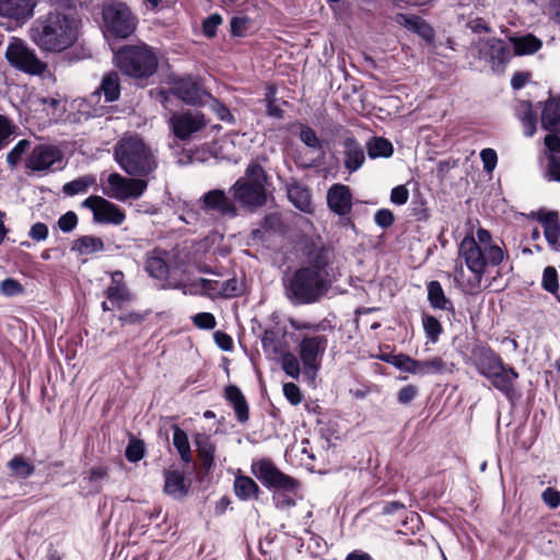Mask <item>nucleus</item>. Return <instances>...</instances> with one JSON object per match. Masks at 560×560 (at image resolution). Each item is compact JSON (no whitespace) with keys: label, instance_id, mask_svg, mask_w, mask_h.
I'll use <instances>...</instances> for the list:
<instances>
[{"label":"nucleus","instance_id":"nucleus-31","mask_svg":"<svg viewBox=\"0 0 560 560\" xmlns=\"http://www.w3.org/2000/svg\"><path fill=\"white\" fill-rule=\"evenodd\" d=\"M541 126L550 132H560V98L546 103L541 114Z\"/></svg>","mask_w":560,"mask_h":560},{"label":"nucleus","instance_id":"nucleus-45","mask_svg":"<svg viewBox=\"0 0 560 560\" xmlns=\"http://www.w3.org/2000/svg\"><path fill=\"white\" fill-rule=\"evenodd\" d=\"M24 287L13 278H7L0 282V293L7 298H13L23 294Z\"/></svg>","mask_w":560,"mask_h":560},{"label":"nucleus","instance_id":"nucleus-6","mask_svg":"<svg viewBox=\"0 0 560 560\" xmlns=\"http://www.w3.org/2000/svg\"><path fill=\"white\" fill-rule=\"evenodd\" d=\"M267 175L264 167L252 162L244 176L240 177L230 188L234 203L246 209L262 207L267 201L266 194Z\"/></svg>","mask_w":560,"mask_h":560},{"label":"nucleus","instance_id":"nucleus-18","mask_svg":"<svg viewBox=\"0 0 560 560\" xmlns=\"http://www.w3.org/2000/svg\"><path fill=\"white\" fill-rule=\"evenodd\" d=\"M37 0H0V16L25 23L34 15Z\"/></svg>","mask_w":560,"mask_h":560},{"label":"nucleus","instance_id":"nucleus-30","mask_svg":"<svg viewBox=\"0 0 560 560\" xmlns=\"http://www.w3.org/2000/svg\"><path fill=\"white\" fill-rule=\"evenodd\" d=\"M515 115L523 124L524 135L526 137H533L536 132L537 117L533 110L532 103L529 101L517 102L515 108Z\"/></svg>","mask_w":560,"mask_h":560},{"label":"nucleus","instance_id":"nucleus-2","mask_svg":"<svg viewBox=\"0 0 560 560\" xmlns=\"http://www.w3.org/2000/svg\"><path fill=\"white\" fill-rule=\"evenodd\" d=\"M80 33V21L71 12L54 11L36 19L30 30L33 43L43 51L61 52L72 47Z\"/></svg>","mask_w":560,"mask_h":560},{"label":"nucleus","instance_id":"nucleus-36","mask_svg":"<svg viewBox=\"0 0 560 560\" xmlns=\"http://www.w3.org/2000/svg\"><path fill=\"white\" fill-rule=\"evenodd\" d=\"M511 42L513 44L514 54L520 56L534 54L541 47V42L532 34L512 37Z\"/></svg>","mask_w":560,"mask_h":560},{"label":"nucleus","instance_id":"nucleus-1","mask_svg":"<svg viewBox=\"0 0 560 560\" xmlns=\"http://www.w3.org/2000/svg\"><path fill=\"white\" fill-rule=\"evenodd\" d=\"M329 264L326 249L312 252L307 265L298 268L283 280L288 300L293 305H307L320 301L331 287Z\"/></svg>","mask_w":560,"mask_h":560},{"label":"nucleus","instance_id":"nucleus-3","mask_svg":"<svg viewBox=\"0 0 560 560\" xmlns=\"http://www.w3.org/2000/svg\"><path fill=\"white\" fill-rule=\"evenodd\" d=\"M114 160L129 176L142 179L159 167L158 151L138 135H125L114 145Z\"/></svg>","mask_w":560,"mask_h":560},{"label":"nucleus","instance_id":"nucleus-42","mask_svg":"<svg viewBox=\"0 0 560 560\" xmlns=\"http://www.w3.org/2000/svg\"><path fill=\"white\" fill-rule=\"evenodd\" d=\"M8 466L11 469V471L18 477L26 478V477H30L34 472V466L32 464H30L28 462H26L21 456L13 457L8 463Z\"/></svg>","mask_w":560,"mask_h":560},{"label":"nucleus","instance_id":"nucleus-60","mask_svg":"<svg viewBox=\"0 0 560 560\" xmlns=\"http://www.w3.org/2000/svg\"><path fill=\"white\" fill-rule=\"evenodd\" d=\"M283 394L285 398L294 406L302 401L301 390L294 383H285L283 385Z\"/></svg>","mask_w":560,"mask_h":560},{"label":"nucleus","instance_id":"nucleus-25","mask_svg":"<svg viewBox=\"0 0 560 560\" xmlns=\"http://www.w3.org/2000/svg\"><path fill=\"white\" fill-rule=\"evenodd\" d=\"M167 253L161 248H154L147 253L144 268L150 277L163 280L170 272L166 261Z\"/></svg>","mask_w":560,"mask_h":560},{"label":"nucleus","instance_id":"nucleus-20","mask_svg":"<svg viewBox=\"0 0 560 560\" xmlns=\"http://www.w3.org/2000/svg\"><path fill=\"white\" fill-rule=\"evenodd\" d=\"M327 205L338 215H347L352 210V194L348 186L334 184L327 191Z\"/></svg>","mask_w":560,"mask_h":560},{"label":"nucleus","instance_id":"nucleus-12","mask_svg":"<svg viewBox=\"0 0 560 560\" xmlns=\"http://www.w3.org/2000/svg\"><path fill=\"white\" fill-rule=\"evenodd\" d=\"M328 339L324 335H305L299 345V354L305 373L312 377L317 374Z\"/></svg>","mask_w":560,"mask_h":560},{"label":"nucleus","instance_id":"nucleus-55","mask_svg":"<svg viewBox=\"0 0 560 560\" xmlns=\"http://www.w3.org/2000/svg\"><path fill=\"white\" fill-rule=\"evenodd\" d=\"M194 324L201 329L214 328L217 322L211 313H198L192 317Z\"/></svg>","mask_w":560,"mask_h":560},{"label":"nucleus","instance_id":"nucleus-41","mask_svg":"<svg viewBox=\"0 0 560 560\" xmlns=\"http://www.w3.org/2000/svg\"><path fill=\"white\" fill-rule=\"evenodd\" d=\"M31 149V141L26 139L20 140L7 155V162L11 168L20 163L22 156Z\"/></svg>","mask_w":560,"mask_h":560},{"label":"nucleus","instance_id":"nucleus-47","mask_svg":"<svg viewBox=\"0 0 560 560\" xmlns=\"http://www.w3.org/2000/svg\"><path fill=\"white\" fill-rule=\"evenodd\" d=\"M300 139L301 141L311 149H320L322 142L316 136V132L308 126L301 125L300 130Z\"/></svg>","mask_w":560,"mask_h":560},{"label":"nucleus","instance_id":"nucleus-29","mask_svg":"<svg viewBox=\"0 0 560 560\" xmlns=\"http://www.w3.org/2000/svg\"><path fill=\"white\" fill-rule=\"evenodd\" d=\"M225 398L233 406L237 420L242 423L249 418L247 401L237 386L230 385L225 388Z\"/></svg>","mask_w":560,"mask_h":560},{"label":"nucleus","instance_id":"nucleus-7","mask_svg":"<svg viewBox=\"0 0 560 560\" xmlns=\"http://www.w3.org/2000/svg\"><path fill=\"white\" fill-rule=\"evenodd\" d=\"M4 56L12 68L26 74L42 75L47 70L46 62L21 38L10 39Z\"/></svg>","mask_w":560,"mask_h":560},{"label":"nucleus","instance_id":"nucleus-23","mask_svg":"<svg viewBox=\"0 0 560 560\" xmlns=\"http://www.w3.org/2000/svg\"><path fill=\"white\" fill-rule=\"evenodd\" d=\"M101 94L104 95L106 103H113L119 98L120 82L117 72L112 71L105 74L100 88L89 96L88 101L90 103H95L98 101Z\"/></svg>","mask_w":560,"mask_h":560},{"label":"nucleus","instance_id":"nucleus-48","mask_svg":"<svg viewBox=\"0 0 560 560\" xmlns=\"http://www.w3.org/2000/svg\"><path fill=\"white\" fill-rule=\"evenodd\" d=\"M422 324L427 336L432 342H435L439 335L441 334V325L439 320L431 315H424L422 318Z\"/></svg>","mask_w":560,"mask_h":560},{"label":"nucleus","instance_id":"nucleus-62","mask_svg":"<svg viewBox=\"0 0 560 560\" xmlns=\"http://www.w3.org/2000/svg\"><path fill=\"white\" fill-rule=\"evenodd\" d=\"M409 191L404 185L396 186L392 189L390 201L395 205L401 206L408 201Z\"/></svg>","mask_w":560,"mask_h":560},{"label":"nucleus","instance_id":"nucleus-56","mask_svg":"<svg viewBox=\"0 0 560 560\" xmlns=\"http://www.w3.org/2000/svg\"><path fill=\"white\" fill-rule=\"evenodd\" d=\"M547 177L549 180L560 182V156L550 154L547 164Z\"/></svg>","mask_w":560,"mask_h":560},{"label":"nucleus","instance_id":"nucleus-10","mask_svg":"<svg viewBox=\"0 0 560 560\" xmlns=\"http://www.w3.org/2000/svg\"><path fill=\"white\" fill-rule=\"evenodd\" d=\"M106 31L115 37L126 38L136 30L137 19L129 7L122 2H114L103 10Z\"/></svg>","mask_w":560,"mask_h":560},{"label":"nucleus","instance_id":"nucleus-40","mask_svg":"<svg viewBox=\"0 0 560 560\" xmlns=\"http://www.w3.org/2000/svg\"><path fill=\"white\" fill-rule=\"evenodd\" d=\"M428 299L435 308H447L451 302L446 300L439 281H431L428 284Z\"/></svg>","mask_w":560,"mask_h":560},{"label":"nucleus","instance_id":"nucleus-27","mask_svg":"<svg viewBox=\"0 0 560 560\" xmlns=\"http://www.w3.org/2000/svg\"><path fill=\"white\" fill-rule=\"evenodd\" d=\"M476 368L479 374L489 377L498 369H501L502 359L489 348H480L475 352Z\"/></svg>","mask_w":560,"mask_h":560},{"label":"nucleus","instance_id":"nucleus-21","mask_svg":"<svg viewBox=\"0 0 560 560\" xmlns=\"http://www.w3.org/2000/svg\"><path fill=\"white\" fill-rule=\"evenodd\" d=\"M536 219L544 228V235L549 246L560 252V221L558 212L540 210L536 213Z\"/></svg>","mask_w":560,"mask_h":560},{"label":"nucleus","instance_id":"nucleus-38","mask_svg":"<svg viewBox=\"0 0 560 560\" xmlns=\"http://www.w3.org/2000/svg\"><path fill=\"white\" fill-rule=\"evenodd\" d=\"M366 149L371 159L389 158L394 152L393 144L387 139L381 137L372 138L368 142Z\"/></svg>","mask_w":560,"mask_h":560},{"label":"nucleus","instance_id":"nucleus-50","mask_svg":"<svg viewBox=\"0 0 560 560\" xmlns=\"http://www.w3.org/2000/svg\"><path fill=\"white\" fill-rule=\"evenodd\" d=\"M107 470L103 466H96L91 468L88 480L91 483L93 492H100L101 482L106 478Z\"/></svg>","mask_w":560,"mask_h":560},{"label":"nucleus","instance_id":"nucleus-43","mask_svg":"<svg viewBox=\"0 0 560 560\" xmlns=\"http://www.w3.org/2000/svg\"><path fill=\"white\" fill-rule=\"evenodd\" d=\"M541 287L545 291L557 294L559 290L558 272L555 267H546L542 272Z\"/></svg>","mask_w":560,"mask_h":560},{"label":"nucleus","instance_id":"nucleus-17","mask_svg":"<svg viewBox=\"0 0 560 560\" xmlns=\"http://www.w3.org/2000/svg\"><path fill=\"white\" fill-rule=\"evenodd\" d=\"M478 55L491 63L492 68L504 65L511 58L510 46L502 39L491 38L478 43Z\"/></svg>","mask_w":560,"mask_h":560},{"label":"nucleus","instance_id":"nucleus-26","mask_svg":"<svg viewBox=\"0 0 560 560\" xmlns=\"http://www.w3.org/2000/svg\"><path fill=\"white\" fill-rule=\"evenodd\" d=\"M345 167L353 173L358 171L365 161L363 147L354 139L347 138L343 143Z\"/></svg>","mask_w":560,"mask_h":560},{"label":"nucleus","instance_id":"nucleus-51","mask_svg":"<svg viewBox=\"0 0 560 560\" xmlns=\"http://www.w3.org/2000/svg\"><path fill=\"white\" fill-rule=\"evenodd\" d=\"M222 16L220 14H211L202 23L203 34L211 38L215 36L219 25L222 23Z\"/></svg>","mask_w":560,"mask_h":560},{"label":"nucleus","instance_id":"nucleus-35","mask_svg":"<svg viewBox=\"0 0 560 560\" xmlns=\"http://www.w3.org/2000/svg\"><path fill=\"white\" fill-rule=\"evenodd\" d=\"M105 248L102 238L92 235H84L77 238L71 246V250L79 255H92L103 252Z\"/></svg>","mask_w":560,"mask_h":560},{"label":"nucleus","instance_id":"nucleus-14","mask_svg":"<svg viewBox=\"0 0 560 560\" xmlns=\"http://www.w3.org/2000/svg\"><path fill=\"white\" fill-rule=\"evenodd\" d=\"M93 213V220L101 224L120 225L126 219L125 212L115 203L101 196H90L82 202Z\"/></svg>","mask_w":560,"mask_h":560},{"label":"nucleus","instance_id":"nucleus-37","mask_svg":"<svg viewBox=\"0 0 560 560\" xmlns=\"http://www.w3.org/2000/svg\"><path fill=\"white\" fill-rule=\"evenodd\" d=\"M173 444L177 450L182 460L185 464H189L191 462V452L190 445L188 441V436L184 430L179 428L178 424H173Z\"/></svg>","mask_w":560,"mask_h":560},{"label":"nucleus","instance_id":"nucleus-46","mask_svg":"<svg viewBox=\"0 0 560 560\" xmlns=\"http://www.w3.org/2000/svg\"><path fill=\"white\" fill-rule=\"evenodd\" d=\"M282 369L292 378H299L301 369L299 360L290 352L282 358Z\"/></svg>","mask_w":560,"mask_h":560},{"label":"nucleus","instance_id":"nucleus-4","mask_svg":"<svg viewBox=\"0 0 560 560\" xmlns=\"http://www.w3.org/2000/svg\"><path fill=\"white\" fill-rule=\"evenodd\" d=\"M457 254L465 260L470 272V276L465 280V273L462 269L460 276H457V284L468 294H475L480 290L487 266H498L504 258L501 247H488L483 250V248L477 246L474 236H466L460 242Z\"/></svg>","mask_w":560,"mask_h":560},{"label":"nucleus","instance_id":"nucleus-16","mask_svg":"<svg viewBox=\"0 0 560 560\" xmlns=\"http://www.w3.org/2000/svg\"><path fill=\"white\" fill-rule=\"evenodd\" d=\"M170 93L187 104L202 103L207 93L200 88L199 83L192 78H177L171 83L168 92H161L162 103L166 107L167 96Z\"/></svg>","mask_w":560,"mask_h":560},{"label":"nucleus","instance_id":"nucleus-54","mask_svg":"<svg viewBox=\"0 0 560 560\" xmlns=\"http://www.w3.org/2000/svg\"><path fill=\"white\" fill-rule=\"evenodd\" d=\"M78 224V217L74 212L72 211H68L67 213H65L63 215H61L58 220V228L65 232V233H69L71 232L72 230L75 229Z\"/></svg>","mask_w":560,"mask_h":560},{"label":"nucleus","instance_id":"nucleus-34","mask_svg":"<svg viewBox=\"0 0 560 560\" xmlns=\"http://www.w3.org/2000/svg\"><path fill=\"white\" fill-rule=\"evenodd\" d=\"M289 200L301 211L310 212L312 209L311 194L308 189L298 183H293L288 187Z\"/></svg>","mask_w":560,"mask_h":560},{"label":"nucleus","instance_id":"nucleus-61","mask_svg":"<svg viewBox=\"0 0 560 560\" xmlns=\"http://www.w3.org/2000/svg\"><path fill=\"white\" fill-rule=\"evenodd\" d=\"M144 450L141 442H132L126 448V457L129 462H138L143 457Z\"/></svg>","mask_w":560,"mask_h":560},{"label":"nucleus","instance_id":"nucleus-32","mask_svg":"<svg viewBox=\"0 0 560 560\" xmlns=\"http://www.w3.org/2000/svg\"><path fill=\"white\" fill-rule=\"evenodd\" d=\"M195 443L201 466L208 472L213 466L215 446L207 434H197Z\"/></svg>","mask_w":560,"mask_h":560},{"label":"nucleus","instance_id":"nucleus-19","mask_svg":"<svg viewBox=\"0 0 560 560\" xmlns=\"http://www.w3.org/2000/svg\"><path fill=\"white\" fill-rule=\"evenodd\" d=\"M517 378L518 373L514 368L504 363L501 364V369H498L487 377L491 385L501 392L509 400H512L515 397V382Z\"/></svg>","mask_w":560,"mask_h":560},{"label":"nucleus","instance_id":"nucleus-49","mask_svg":"<svg viewBox=\"0 0 560 560\" xmlns=\"http://www.w3.org/2000/svg\"><path fill=\"white\" fill-rule=\"evenodd\" d=\"M15 125L8 117L0 115V150L9 143L15 131Z\"/></svg>","mask_w":560,"mask_h":560},{"label":"nucleus","instance_id":"nucleus-64","mask_svg":"<svg viewBox=\"0 0 560 560\" xmlns=\"http://www.w3.org/2000/svg\"><path fill=\"white\" fill-rule=\"evenodd\" d=\"M417 394H418V388L416 386L407 385V386H404L402 388H400V390L398 392L397 399L400 404L407 405L411 400L415 399Z\"/></svg>","mask_w":560,"mask_h":560},{"label":"nucleus","instance_id":"nucleus-58","mask_svg":"<svg viewBox=\"0 0 560 560\" xmlns=\"http://www.w3.org/2000/svg\"><path fill=\"white\" fill-rule=\"evenodd\" d=\"M248 19L244 16H234L231 19V33L234 36H244L248 28Z\"/></svg>","mask_w":560,"mask_h":560},{"label":"nucleus","instance_id":"nucleus-5","mask_svg":"<svg viewBox=\"0 0 560 560\" xmlns=\"http://www.w3.org/2000/svg\"><path fill=\"white\" fill-rule=\"evenodd\" d=\"M116 67L127 77L144 80L153 75L158 69V56L144 43L125 45L114 51Z\"/></svg>","mask_w":560,"mask_h":560},{"label":"nucleus","instance_id":"nucleus-9","mask_svg":"<svg viewBox=\"0 0 560 560\" xmlns=\"http://www.w3.org/2000/svg\"><path fill=\"white\" fill-rule=\"evenodd\" d=\"M148 187V180L140 177H125L118 173L108 175L103 194L118 201L140 198Z\"/></svg>","mask_w":560,"mask_h":560},{"label":"nucleus","instance_id":"nucleus-44","mask_svg":"<svg viewBox=\"0 0 560 560\" xmlns=\"http://www.w3.org/2000/svg\"><path fill=\"white\" fill-rule=\"evenodd\" d=\"M424 375L425 374H443L452 372V363L448 365L442 358L434 357L429 360H423Z\"/></svg>","mask_w":560,"mask_h":560},{"label":"nucleus","instance_id":"nucleus-39","mask_svg":"<svg viewBox=\"0 0 560 560\" xmlns=\"http://www.w3.org/2000/svg\"><path fill=\"white\" fill-rule=\"evenodd\" d=\"M94 184L95 177L93 175H85L66 183L62 187V191L67 196L85 194L89 190V188Z\"/></svg>","mask_w":560,"mask_h":560},{"label":"nucleus","instance_id":"nucleus-52","mask_svg":"<svg viewBox=\"0 0 560 560\" xmlns=\"http://www.w3.org/2000/svg\"><path fill=\"white\" fill-rule=\"evenodd\" d=\"M480 159L483 164V170L487 173H492L498 163V155H497L495 150L490 149V148L481 150Z\"/></svg>","mask_w":560,"mask_h":560},{"label":"nucleus","instance_id":"nucleus-15","mask_svg":"<svg viewBox=\"0 0 560 560\" xmlns=\"http://www.w3.org/2000/svg\"><path fill=\"white\" fill-rule=\"evenodd\" d=\"M199 202L200 209L207 213L230 219L237 215V208L234 200H231L222 189L209 190L200 198Z\"/></svg>","mask_w":560,"mask_h":560},{"label":"nucleus","instance_id":"nucleus-24","mask_svg":"<svg viewBox=\"0 0 560 560\" xmlns=\"http://www.w3.org/2000/svg\"><path fill=\"white\" fill-rule=\"evenodd\" d=\"M106 299L118 306L130 300V293L125 282V275L120 270L110 273V284L105 290Z\"/></svg>","mask_w":560,"mask_h":560},{"label":"nucleus","instance_id":"nucleus-11","mask_svg":"<svg viewBox=\"0 0 560 560\" xmlns=\"http://www.w3.org/2000/svg\"><path fill=\"white\" fill-rule=\"evenodd\" d=\"M25 167L40 174L60 171L63 168V154L56 145L37 144L28 154Z\"/></svg>","mask_w":560,"mask_h":560},{"label":"nucleus","instance_id":"nucleus-57","mask_svg":"<svg viewBox=\"0 0 560 560\" xmlns=\"http://www.w3.org/2000/svg\"><path fill=\"white\" fill-rule=\"evenodd\" d=\"M467 26L474 32V33H488L490 32V27L488 23L483 20V18L476 15L472 16L471 13H469Z\"/></svg>","mask_w":560,"mask_h":560},{"label":"nucleus","instance_id":"nucleus-33","mask_svg":"<svg viewBox=\"0 0 560 560\" xmlns=\"http://www.w3.org/2000/svg\"><path fill=\"white\" fill-rule=\"evenodd\" d=\"M234 492L240 500L248 501L257 499L260 489L250 477L236 476L234 480Z\"/></svg>","mask_w":560,"mask_h":560},{"label":"nucleus","instance_id":"nucleus-8","mask_svg":"<svg viewBox=\"0 0 560 560\" xmlns=\"http://www.w3.org/2000/svg\"><path fill=\"white\" fill-rule=\"evenodd\" d=\"M168 125L173 135L180 141H190L207 127L208 119L198 109L174 112L168 118Z\"/></svg>","mask_w":560,"mask_h":560},{"label":"nucleus","instance_id":"nucleus-13","mask_svg":"<svg viewBox=\"0 0 560 560\" xmlns=\"http://www.w3.org/2000/svg\"><path fill=\"white\" fill-rule=\"evenodd\" d=\"M252 472L267 488L294 490L296 481L280 471L270 459H258L252 464Z\"/></svg>","mask_w":560,"mask_h":560},{"label":"nucleus","instance_id":"nucleus-63","mask_svg":"<svg viewBox=\"0 0 560 560\" xmlns=\"http://www.w3.org/2000/svg\"><path fill=\"white\" fill-rule=\"evenodd\" d=\"M542 501L551 509L560 505V492L553 488H547L541 494Z\"/></svg>","mask_w":560,"mask_h":560},{"label":"nucleus","instance_id":"nucleus-22","mask_svg":"<svg viewBox=\"0 0 560 560\" xmlns=\"http://www.w3.org/2000/svg\"><path fill=\"white\" fill-rule=\"evenodd\" d=\"M164 492L174 498L182 499L188 494L190 482L185 474L177 469H167L164 471Z\"/></svg>","mask_w":560,"mask_h":560},{"label":"nucleus","instance_id":"nucleus-28","mask_svg":"<svg viewBox=\"0 0 560 560\" xmlns=\"http://www.w3.org/2000/svg\"><path fill=\"white\" fill-rule=\"evenodd\" d=\"M395 21L405 26L406 28L417 33L424 39H431L434 35L433 28L421 18L417 15H409L399 13L396 15Z\"/></svg>","mask_w":560,"mask_h":560},{"label":"nucleus","instance_id":"nucleus-59","mask_svg":"<svg viewBox=\"0 0 560 560\" xmlns=\"http://www.w3.org/2000/svg\"><path fill=\"white\" fill-rule=\"evenodd\" d=\"M374 221L380 228L387 229L394 223V214L388 209H380L374 214Z\"/></svg>","mask_w":560,"mask_h":560},{"label":"nucleus","instance_id":"nucleus-53","mask_svg":"<svg viewBox=\"0 0 560 560\" xmlns=\"http://www.w3.org/2000/svg\"><path fill=\"white\" fill-rule=\"evenodd\" d=\"M241 289L238 285V281L235 278L228 279L225 281H220V296L221 298H232L240 293Z\"/></svg>","mask_w":560,"mask_h":560}]
</instances>
